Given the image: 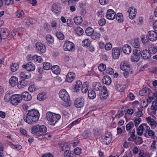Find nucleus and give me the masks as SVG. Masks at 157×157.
I'll return each mask as SVG.
<instances>
[{
	"mask_svg": "<svg viewBox=\"0 0 157 157\" xmlns=\"http://www.w3.org/2000/svg\"><path fill=\"white\" fill-rule=\"evenodd\" d=\"M27 113L24 114V121L29 124H32L37 121L39 118V111L35 109H32L27 111Z\"/></svg>",
	"mask_w": 157,
	"mask_h": 157,
	"instance_id": "1",
	"label": "nucleus"
},
{
	"mask_svg": "<svg viewBox=\"0 0 157 157\" xmlns=\"http://www.w3.org/2000/svg\"><path fill=\"white\" fill-rule=\"evenodd\" d=\"M46 118L50 125H54L60 119L61 116L58 114L48 112L46 114Z\"/></svg>",
	"mask_w": 157,
	"mask_h": 157,
	"instance_id": "2",
	"label": "nucleus"
},
{
	"mask_svg": "<svg viewBox=\"0 0 157 157\" xmlns=\"http://www.w3.org/2000/svg\"><path fill=\"white\" fill-rule=\"evenodd\" d=\"M59 96L65 102L67 103L70 102V97L65 90H61L59 93Z\"/></svg>",
	"mask_w": 157,
	"mask_h": 157,
	"instance_id": "3",
	"label": "nucleus"
},
{
	"mask_svg": "<svg viewBox=\"0 0 157 157\" xmlns=\"http://www.w3.org/2000/svg\"><path fill=\"white\" fill-rule=\"evenodd\" d=\"M10 102L12 105H16L22 101V98L20 94H13L12 96Z\"/></svg>",
	"mask_w": 157,
	"mask_h": 157,
	"instance_id": "4",
	"label": "nucleus"
},
{
	"mask_svg": "<svg viewBox=\"0 0 157 157\" xmlns=\"http://www.w3.org/2000/svg\"><path fill=\"white\" fill-rule=\"evenodd\" d=\"M10 35V31L6 28L0 29V41L2 39L7 38Z\"/></svg>",
	"mask_w": 157,
	"mask_h": 157,
	"instance_id": "5",
	"label": "nucleus"
},
{
	"mask_svg": "<svg viewBox=\"0 0 157 157\" xmlns=\"http://www.w3.org/2000/svg\"><path fill=\"white\" fill-rule=\"evenodd\" d=\"M75 106L77 108H81L84 104V99L83 98H79L75 99Z\"/></svg>",
	"mask_w": 157,
	"mask_h": 157,
	"instance_id": "6",
	"label": "nucleus"
},
{
	"mask_svg": "<svg viewBox=\"0 0 157 157\" xmlns=\"http://www.w3.org/2000/svg\"><path fill=\"white\" fill-rule=\"evenodd\" d=\"M147 36L149 40L151 41H155L157 40V34L155 31H149Z\"/></svg>",
	"mask_w": 157,
	"mask_h": 157,
	"instance_id": "7",
	"label": "nucleus"
},
{
	"mask_svg": "<svg viewBox=\"0 0 157 157\" xmlns=\"http://www.w3.org/2000/svg\"><path fill=\"white\" fill-rule=\"evenodd\" d=\"M121 48H114L112 50V56L115 59H118L120 55V51Z\"/></svg>",
	"mask_w": 157,
	"mask_h": 157,
	"instance_id": "8",
	"label": "nucleus"
},
{
	"mask_svg": "<svg viewBox=\"0 0 157 157\" xmlns=\"http://www.w3.org/2000/svg\"><path fill=\"white\" fill-rule=\"evenodd\" d=\"M74 44L69 41H66L63 46V49L65 51H72L74 47Z\"/></svg>",
	"mask_w": 157,
	"mask_h": 157,
	"instance_id": "9",
	"label": "nucleus"
},
{
	"mask_svg": "<svg viewBox=\"0 0 157 157\" xmlns=\"http://www.w3.org/2000/svg\"><path fill=\"white\" fill-rule=\"evenodd\" d=\"M106 16L107 19L112 20L115 18L116 13L113 10L109 9L107 11Z\"/></svg>",
	"mask_w": 157,
	"mask_h": 157,
	"instance_id": "10",
	"label": "nucleus"
},
{
	"mask_svg": "<svg viewBox=\"0 0 157 157\" xmlns=\"http://www.w3.org/2000/svg\"><path fill=\"white\" fill-rule=\"evenodd\" d=\"M22 67L23 68L26 69L29 71H33L35 69V65L31 62L27 63L25 65L24 64Z\"/></svg>",
	"mask_w": 157,
	"mask_h": 157,
	"instance_id": "11",
	"label": "nucleus"
},
{
	"mask_svg": "<svg viewBox=\"0 0 157 157\" xmlns=\"http://www.w3.org/2000/svg\"><path fill=\"white\" fill-rule=\"evenodd\" d=\"M112 139L111 136L109 134H106L102 139L101 142L104 144L109 145L111 142Z\"/></svg>",
	"mask_w": 157,
	"mask_h": 157,
	"instance_id": "12",
	"label": "nucleus"
},
{
	"mask_svg": "<svg viewBox=\"0 0 157 157\" xmlns=\"http://www.w3.org/2000/svg\"><path fill=\"white\" fill-rule=\"evenodd\" d=\"M21 96L22 100L23 99L25 101H29L32 99L31 95L26 91L23 92Z\"/></svg>",
	"mask_w": 157,
	"mask_h": 157,
	"instance_id": "13",
	"label": "nucleus"
},
{
	"mask_svg": "<svg viewBox=\"0 0 157 157\" xmlns=\"http://www.w3.org/2000/svg\"><path fill=\"white\" fill-rule=\"evenodd\" d=\"M36 47L37 49L40 52L44 53L45 52L46 47L40 43H37L36 44Z\"/></svg>",
	"mask_w": 157,
	"mask_h": 157,
	"instance_id": "14",
	"label": "nucleus"
},
{
	"mask_svg": "<svg viewBox=\"0 0 157 157\" xmlns=\"http://www.w3.org/2000/svg\"><path fill=\"white\" fill-rule=\"evenodd\" d=\"M141 56L143 59L147 60L150 58L151 54L147 50L145 49L142 51Z\"/></svg>",
	"mask_w": 157,
	"mask_h": 157,
	"instance_id": "15",
	"label": "nucleus"
},
{
	"mask_svg": "<svg viewBox=\"0 0 157 157\" xmlns=\"http://www.w3.org/2000/svg\"><path fill=\"white\" fill-rule=\"evenodd\" d=\"M75 76V75L73 72H69L66 76V80L68 82H71L74 80Z\"/></svg>",
	"mask_w": 157,
	"mask_h": 157,
	"instance_id": "16",
	"label": "nucleus"
},
{
	"mask_svg": "<svg viewBox=\"0 0 157 157\" xmlns=\"http://www.w3.org/2000/svg\"><path fill=\"white\" fill-rule=\"evenodd\" d=\"M141 40L142 43L145 46L147 45L150 43L149 38L146 35H142L141 36Z\"/></svg>",
	"mask_w": 157,
	"mask_h": 157,
	"instance_id": "17",
	"label": "nucleus"
},
{
	"mask_svg": "<svg viewBox=\"0 0 157 157\" xmlns=\"http://www.w3.org/2000/svg\"><path fill=\"white\" fill-rule=\"evenodd\" d=\"M29 83L28 80L21 79L17 84V86L18 88L21 89L26 86Z\"/></svg>",
	"mask_w": 157,
	"mask_h": 157,
	"instance_id": "18",
	"label": "nucleus"
},
{
	"mask_svg": "<svg viewBox=\"0 0 157 157\" xmlns=\"http://www.w3.org/2000/svg\"><path fill=\"white\" fill-rule=\"evenodd\" d=\"M20 76L21 79L28 80L30 78L31 75L28 72H23L21 73Z\"/></svg>",
	"mask_w": 157,
	"mask_h": 157,
	"instance_id": "19",
	"label": "nucleus"
},
{
	"mask_svg": "<svg viewBox=\"0 0 157 157\" xmlns=\"http://www.w3.org/2000/svg\"><path fill=\"white\" fill-rule=\"evenodd\" d=\"M148 51L150 54H154L157 52V48L156 47L152 44L149 46Z\"/></svg>",
	"mask_w": 157,
	"mask_h": 157,
	"instance_id": "20",
	"label": "nucleus"
},
{
	"mask_svg": "<svg viewBox=\"0 0 157 157\" xmlns=\"http://www.w3.org/2000/svg\"><path fill=\"white\" fill-rule=\"evenodd\" d=\"M122 50L124 54L128 55L131 52L132 49L130 46L125 44L123 46Z\"/></svg>",
	"mask_w": 157,
	"mask_h": 157,
	"instance_id": "21",
	"label": "nucleus"
},
{
	"mask_svg": "<svg viewBox=\"0 0 157 157\" xmlns=\"http://www.w3.org/2000/svg\"><path fill=\"white\" fill-rule=\"evenodd\" d=\"M82 82L78 80L76 82V84L73 87V89L74 90L75 92H78L79 90V89L82 86Z\"/></svg>",
	"mask_w": 157,
	"mask_h": 157,
	"instance_id": "22",
	"label": "nucleus"
},
{
	"mask_svg": "<svg viewBox=\"0 0 157 157\" xmlns=\"http://www.w3.org/2000/svg\"><path fill=\"white\" fill-rule=\"evenodd\" d=\"M18 82L17 78L14 76L12 77L10 79L9 83L13 87L15 86Z\"/></svg>",
	"mask_w": 157,
	"mask_h": 157,
	"instance_id": "23",
	"label": "nucleus"
},
{
	"mask_svg": "<svg viewBox=\"0 0 157 157\" xmlns=\"http://www.w3.org/2000/svg\"><path fill=\"white\" fill-rule=\"evenodd\" d=\"M39 124L33 126L31 128V132L34 135L39 134Z\"/></svg>",
	"mask_w": 157,
	"mask_h": 157,
	"instance_id": "24",
	"label": "nucleus"
},
{
	"mask_svg": "<svg viewBox=\"0 0 157 157\" xmlns=\"http://www.w3.org/2000/svg\"><path fill=\"white\" fill-rule=\"evenodd\" d=\"M103 82L107 85H109L111 82V78L109 76L106 75L104 76L102 78Z\"/></svg>",
	"mask_w": 157,
	"mask_h": 157,
	"instance_id": "25",
	"label": "nucleus"
},
{
	"mask_svg": "<svg viewBox=\"0 0 157 157\" xmlns=\"http://www.w3.org/2000/svg\"><path fill=\"white\" fill-rule=\"evenodd\" d=\"M88 96L90 99H94L96 96L95 91L92 90H89L88 92Z\"/></svg>",
	"mask_w": 157,
	"mask_h": 157,
	"instance_id": "26",
	"label": "nucleus"
},
{
	"mask_svg": "<svg viewBox=\"0 0 157 157\" xmlns=\"http://www.w3.org/2000/svg\"><path fill=\"white\" fill-rule=\"evenodd\" d=\"M63 155L64 157H75L73 152L69 150H66L64 152Z\"/></svg>",
	"mask_w": 157,
	"mask_h": 157,
	"instance_id": "27",
	"label": "nucleus"
},
{
	"mask_svg": "<svg viewBox=\"0 0 157 157\" xmlns=\"http://www.w3.org/2000/svg\"><path fill=\"white\" fill-rule=\"evenodd\" d=\"M120 67L123 71L127 70L129 68V66L128 63L123 61L121 63Z\"/></svg>",
	"mask_w": 157,
	"mask_h": 157,
	"instance_id": "28",
	"label": "nucleus"
},
{
	"mask_svg": "<svg viewBox=\"0 0 157 157\" xmlns=\"http://www.w3.org/2000/svg\"><path fill=\"white\" fill-rule=\"evenodd\" d=\"M51 70L52 72L55 74L57 75L60 72V69L58 66L54 65L52 67Z\"/></svg>",
	"mask_w": 157,
	"mask_h": 157,
	"instance_id": "29",
	"label": "nucleus"
},
{
	"mask_svg": "<svg viewBox=\"0 0 157 157\" xmlns=\"http://www.w3.org/2000/svg\"><path fill=\"white\" fill-rule=\"evenodd\" d=\"M82 18L81 16H78L75 17L74 18V22L77 25H80L82 22Z\"/></svg>",
	"mask_w": 157,
	"mask_h": 157,
	"instance_id": "30",
	"label": "nucleus"
},
{
	"mask_svg": "<svg viewBox=\"0 0 157 157\" xmlns=\"http://www.w3.org/2000/svg\"><path fill=\"white\" fill-rule=\"evenodd\" d=\"M46 40L48 43L50 44H53L54 39L51 35L49 34L47 35L46 36Z\"/></svg>",
	"mask_w": 157,
	"mask_h": 157,
	"instance_id": "31",
	"label": "nucleus"
},
{
	"mask_svg": "<svg viewBox=\"0 0 157 157\" xmlns=\"http://www.w3.org/2000/svg\"><path fill=\"white\" fill-rule=\"evenodd\" d=\"M12 94L10 91L7 92L4 97V99L5 101L6 102L10 101L11 98L12 97Z\"/></svg>",
	"mask_w": 157,
	"mask_h": 157,
	"instance_id": "32",
	"label": "nucleus"
},
{
	"mask_svg": "<svg viewBox=\"0 0 157 157\" xmlns=\"http://www.w3.org/2000/svg\"><path fill=\"white\" fill-rule=\"evenodd\" d=\"M39 134L41 133H45L47 132V128L44 125H40L39 124Z\"/></svg>",
	"mask_w": 157,
	"mask_h": 157,
	"instance_id": "33",
	"label": "nucleus"
},
{
	"mask_svg": "<svg viewBox=\"0 0 157 157\" xmlns=\"http://www.w3.org/2000/svg\"><path fill=\"white\" fill-rule=\"evenodd\" d=\"M47 98L46 94L44 93H41L38 94L37 96V99L38 100L42 101Z\"/></svg>",
	"mask_w": 157,
	"mask_h": 157,
	"instance_id": "34",
	"label": "nucleus"
},
{
	"mask_svg": "<svg viewBox=\"0 0 157 157\" xmlns=\"http://www.w3.org/2000/svg\"><path fill=\"white\" fill-rule=\"evenodd\" d=\"M19 64L17 63H13L10 66L11 70L13 72L17 71L19 68Z\"/></svg>",
	"mask_w": 157,
	"mask_h": 157,
	"instance_id": "35",
	"label": "nucleus"
},
{
	"mask_svg": "<svg viewBox=\"0 0 157 157\" xmlns=\"http://www.w3.org/2000/svg\"><path fill=\"white\" fill-rule=\"evenodd\" d=\"M132 46L136 48H138L140 46V42L139 39H135L132 43Z\"/></svg>",
	"mask_w": 157,
	"mask_h": 157,
	"instance_id": "36",
	"label": "nucleus"
},
{
	"mask_svg": "<svg viewBox=\"0 0 157 157\" xmlns=\"http://www.w3.org/2000/svg\"><path fill=\"white\" fill-rule=\"evenodd\" d=\"M134 140V142L136 144H140L142 143L143 141L142 138L139 136H136L134 139H132Z\"/></svg>",
	"mask_w": 157,
	"mask_h": 157,
	"instance_id": "37",
	"label": "nucleus"
},
{
	"mask_svg": "<svg viewBox=\"0 0 157 157\" xmlns=\"http://www.w3.org/2000/svg\"><path fill=\"white\" fill-rule=\"evenodd\" d=\"M116 19L119 23H121L123 21V15L122 13H117L116 16Z\"/></svg>",
	"mask_w": 157,
	"mask_h": 157,
	"instance_id": "38",
	"label": "nucleus"
},
{
	"mask_svg": "<svg viewBox=\"0 0 157 157\" xmlns=\"http://www.w3.org/2000/svg\"><path fill=\"white\" fill-rule=\"evenodd\" d=\"M88 82H84L82 86V91L83 93H86L88 90Z\"/></svg>",
	"mask_w": 157,
	"mask_h": 157,
	"instance_id": "39",
	"label": "nucleus"
},
{
	"mask_svg": "<svg viewBox=\"0 0 157 157\" xmlns=\"http://www.w3.org/2000/svg\"><path fill=\"white\" fill-rule=\"evenodd\" d=\"M59 7L58 5L56 4H54L52 6V10L56 13H59Z\"/></svg>",
	"mask_w": 157,
	"mask_h": 157,
	"instance_id": "40",
	"label": "nucleus"
},
{
	"mask_svg": "<svg viewBox=\"0 0 157 157\" xmlns=\"http://www.w3.org/2000/svg\"><path fill=\"white\" fill-rule=\"evenodd\" d=\"M93 87L94 90L96 91L99 90L101 88V84L99 82L94 83Z\"/></svg>",
	"mask_w": 157,
	"mask_h": 157,
	"instance_id": "41",
	"label": "nucleus"
},
{
	"mask_svg": "<svg viewBox=\"0 0 157 157\" xmlns=\"http://www.w3.org/2000/svg\"><path fill=\"white\" fill-rule=\"evenodd\" d=\"M94 32L93 29L90 27L87 28L85 30V33L86 35L88 36H92Z\"/></svg>",
	"mask_w": 157,
	"mask_h": 157,
	"instance_id": "42",
	"label": "nucleus"
},
{
	"mask_svg": "<svg viewBox=\"0 0 157 157\" xmlns=\"http://www.w3.org/2000/svg\"><path fill=\"white\" fill-rule=\"evenodd\" d=\"M100 96L101 99H106L108 96V92L106 91H102Z\"/></svg>",
	"mask_w": 157,
	"mask_h": 157,
	"instance_id": "43",
	"label": "nucleus"
},
{
	"mask_svg": "<svg viewBox=\"0 0 157 157\" xmlns=\"http://www.w3.org/2000/svg\"><path fill=\"white\" fill-rule=\"evenodd\" d=\"M144 127L143 125H140L137 129V134L139 136H141L144 132Z\"/></svg>",
	"mask_w": 157,
	"mask_h": 157,
	"instance_id": "44",
	"label": "nucleus"
},
{
	"mask_svg": "<svg viewBox=\"0 0 157 157\" xmlns=\"http://www.w3.org/2000/svg\"><path fill=\"white\" fill-rule=\"evenodd\" d=\"M52 65L50 63L45 62L44 63L43 67L45 70H48L50 69H51Z\"/></svg>",
	"mask_w": 157,
	"mask_h": 157,
	"instance_id": "45",
	"label": "nucleus"
},
{
	"mask_svg": "<svg viewBox=\"0 0 157 157\" xmlns=\"http://www.w3.org/2000/svg\"><path fill=\"white\" fill-rule=\"evenodd\" d=\"M16 15L17 17L21 18L23 17V16L24 15V13L22 10H18L16 12Z\"/></svg>",
	"mask_w": 157,
	"mask_h": 157,
	"instance_id": "46",
	"label": "nucleus"
},
{
	"mask_svg": "<svg viewBox=\"0 0 157 157\" xmlns=\"http://www.w3.org/2000/svg\"><path fill=\"white\" fill-rule=\"evenodd\" d=\"M140 56L132 55L131 57V60L132 62H137L139 60Z\"/></svg>",
	"mask_w": 157,
	"mask_h": 157,
	"instance_id": "47",
	"label": "nucleus"
},
{
	"mask_svg": "<svg viewBox=\"0 0 157 157\" xmlns=\"http://www.w3.org/2000/svg\"><path fill=\"white\" fill-rule=\"evenodd\" d=\"M56 35L57 38L60 40H63L64 37V35L59 32H57L56 33Z\"/></svg>",
	"mask_w": 157,
	"mask_h": 157,
	"instance_id": "48",
	"label": "nucleus"
},
{
	"mask_svg": "<svg viewBox=\"0 0 157 157\" xmlns=\"http://www.w3.org/2000/svg\"><path fill=\"white\" fill-rule=\"evenodd\" d=\"M101 34L99 33L95 32L94 33H93L91 36V37L93 39L95 40L99 38Z\"/></svg>",
	"mask_w": 157,
	"mask_h": 157,
	"instance_id": "49",
	"label": "nucleus"
},
{
	"mask_svg": "<svg viewBox=\"0 0 157 157\" xmlns=\"http://www.w3.org/2000/svg\"><path fill=\"white\" fill-rule=\"evenodd\" d=\"M151 109L154 110L155 112H157V102L154 101L152 102V105L151 106Z\"/></svg>",
	"mask_w": 157,
	"mask_h": 157,
	"instance_id": "50",
	"label": "nucleus"
},
{
	"mask_svg": "<svg viewBox=\"0 0 157 157\" xmlns=\"http://www.w3.org/2000/svg\"><path fill=\"white\" fill-rule=\"evenodd\" d=\"M33 58L34 59L35 61L39 63H41L43 60L42 57L40 56H38L37 55H34Z\"/></svg>",
	"mask_w": 157,
	"mask_h": 157,
	"instance_id": "51",
	"label": "nucleus"
},
{
	"mask_svg": "<svg viewBox=\"0 0 157 157\" xmlns=\"http://www.w3.org/2000/svg\"><path fill=\"white\" fill-rule=\"evenodd\" d=\"M142 50H138V49H136L133 51V55L136 56H140L141 54Z\"/></svg>",
	"mask_w": 157,
	"mask_h": 157,
	"instance_id": "52",
	"label": "nucleus"
},
{
	"mask_svg": "<svg viewBox=\"0 0 157 157\" xmlns=\"http://www.w3.org/2000/svg\"><path fill=\"white\" fill-rule=\"evenodd\" d=\"M76 33L79 36L82 35L83 33V29L80 27H78L75 29Z\"/></svg>",
	"mask_w": 157,
	"mask_h": 157,
	"instance_id": "53",
	"label": "nucleus"
},
{
	"mask_svg": "<svg viewBox=\"0 0 157 157\" xmlns=\"http://www.w3.org/2000/svg\"><path fill=\"white\" fill-rule=\"evenodd\" d=\"M134 127V124L132 122H130L127 124L126 126V129L127 131H128L133 128Z\"/></svg>",
	"mask_w": 157,
	"mask_h": 157,
	"instance_id": "54",
	"label": "nucleus"
},
{
	"mask_svg": "<svg viewBox=\"0 0 157 157\" xmlns=\"http://www.w3.org/2000/svg\"><path fill=\"white\" fill-rule=\"evenodd\" d=\"M37 89V88L34 84L30 85L28 88L29 90L31 92L35 91Z\"/></svg>",
	"mask_w": 157,
	"mask_h": 157,
	"instance_id": "55",
	"label": "nucleus"
},
{
	"mask_svg": "<svg viewBox=\"0 0 157 157\" xmlns=\"http://www.w3.org/2000/svg\"><path fill=\"white\" fill-rule=\"evenodd\" d=\"M90 44V41L88 39H86L83 41L82 44L83 46L88 47Z\"/></svg>",
	"mask_w": 157,
	"mask_h": 157,
	"instance_id": "56",
	"label": "nucleus"
},
{
	"mask_svg": "<svg viewBox=\"0 0 157 157\" xmlns=\"http://www.w3.org/2000/svg\"><path fill=\"white\" fill-rule=\"evenodd\" d=\"M146 119L147 123L150 124L151 126H153V124L154 123V120L151 117H149L146 118Z\"/></svg>",
	"mask_w": 157,
	"mask_h": 157,
	"instance_id": "57",
	"label": "nucleus"
},
{
	"mask_svg": "<svg viewBox=\"0 0 157 157\" xmlns=\"http://www.w3.org/2000/svg\"><path fill=\"white\" fill-rule=\"evenodd\" d=\"M106 68V66L105 64L103 63L101 64L98 67V69L100 71H104Z\"/></svg>",
	"mask_w": 157,
	"mask_h": 157,
	"instance_id": "58",
	"label": "nucleus"
},
{
	"mask_svg": "<svg viewBox=\"0 0 157 157\" xmlns=\"http://www.w3.org/2000/svg\"><path fill=\"white\" fill-rule=\"evenodd\" d=\"M116 88L117 90L121 92L124 90L125 87L122 85L118 84L116 85Z\"/></svg>",
	"mask_w": 157,
	"mask_h": 157,
	"instance_id": "59",
	"label": "nucleus"
},
{
	"mask_svg": "<svg viewBox=\"0 0 157 157\" xmlns=\"http://www.w3.org/2000/svg\"><path fill=\"white\" fill-rule=\"evenodd\" d=\"M73 153L75 156L76 155H79L81 153V149L79 147H77L75 149Z\"/></svg>",
	"mask_w": 157,
	"mask_h": 157,
	"instance_id": "60",
	"label": "nucleus"
},
{
	"mask_svg": "<svg viewBox=\"0 0 157 157\" xmlns=\"http://www.w3.org/2000/svg\"><path fill=\"white\" fill-rule=\"evenodd\" d=\"M128 12L130 14H136V11L134 7H131L128 9Z\"/></svg>",
	"mask_w": 157,
	"mask_h": 157,
	"instance_id": "61",
	"label": "nucleus"
},
{
	"mask_svg": "<svg viewBox=\"0 0 157 157\" xmlns=\"http://www.w3.org/2000/svg\"><path fill=\"white\" fill-rule=\"evenodd\" d=\"M135 132L136 131L135 129L129 132V133H130L132 139H134V138H135V137L136 136L135 135Z\"/></svg>",
	"mask_w": 157,
	"mask_h": 157,
	"instance_id": "62",
	"label": "nucleus"
},
{
	"mask_svg": "<svg viewBox=\"0 0 157 157\" xmlns=\"http://www.w3.org/2000/svg\"><path fill=\"white\" fill-rule=\"evenodd\" d=\"M44 29L48 32L51 31L50 26L48 23H45L44 25Z\"/></svg>",
	"mask_w": 157,
	"mask_h": 157,
	"instance_id": "63",
	"label": "nucleus"
},
{
	"mask_svg": "<svg viewBox=\"0 0 157 157\" xmlns=\"http://www.w3.org/2000/svg\"><path fill=\"white\" fill-rule=\"evenodd\" d=\"M141 121V118H140L139 117L138 118L136 119L134 121L135 126L137 127L140 124Z\"/></svg>",
	"mask_w": 157,
	"mask_h": 157,
	"instance_id": "64",
	"label": "nucleus"
}]
</instances>
